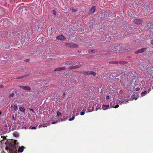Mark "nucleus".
<instances>
[{
	"label": "nucleus",
	"instance_id": "nucleus-1",
	"mask_svg": "<svg viewBox=\"0 0 153 153\" xmlns=\"http://www.w3.org/2000/svg\"><path fill=\"white\" fill-rule=\"evenodd\" d=\"M18 143L17 140H15L14 141V145L13 146L9 148L7 147L5 148V149L7 150L8 153H17V149L16 147L17 144Z\"/></svg>",
	"mask_w": 153,
	"mask_h": 153
},
{
	"label": "nucleus",
	"instance_id": "nucleus-2",
	"mask_svg": "<svg viewBox=\"0 0 153 153\" xmlns=\"http://www.w3.org/2000/svg\"><path fill=\"white\" fill-rule=\"evenodd\" d=\"M65 45L68 47H76V45L72 43H68L65 44Z\"/></svg>",
	"mask_w": 153,
	"mask_h": 153
},
{
	"label": "nucleus",
	"instance_id": "nucleus-3",
	"mask_svg": "<svg viewBox=\"0 0 153 153\" xmlns=\"http://www.w3.org/2000/svg\"><path fill=\"white\" fill-rule=\"evenodd\" d=\"M56 39L61 40H64L65 38L62 35H60L59 36H57Z\"/></svg>",
	"mask_w": 153,
	"mask_h": 153
},
{
	"label": "nucleus",
	"instance_id": "nucleus-4",
	"mask_svg": "<svg viewBox=\"0 0 153 153\" xmlns=\"http://www.w3.org/2000/svg\"><path fill=\"white\" fill-rule=\"evenodd\" d=\"M146 48H143L139 50H138L137 51H135V53L136 54H138L140 53H142L143 52L146 50Z\"/></svg>",
	"mask_w": 153,
	"mask_h": 153
},
{
	"label": "nucleus",
	"instance_id": "nucleus-5",
	"mask_svg": "<svg viewBox=\"0 0 153 153\" xmlns=\"http://www.w3.org/2000/svg\"><path fill=\"white\" fill-rule=\"evenodd\" d=\"M151 91V89L150 88L149 89L148 92L146 91H143L141 93V97H142L146 95L147 94L149 93Z\"/></svg>",
	"mask_w": 153,
	"mask_h": 153
},
{
	"label": "nucleus",
	"instance_id": "nucleus-6",
	"mask_svg": "<svg viewBox=\"0 0 153 153\" xmlns=\"http://www.w3.org/2000/svg\"><path fill=\"white\" fill-rule=\"evenodd\" d=\"M87 73L88 75H91L93 76H95L96 75L95 72L91 71H88L87 72Z\"/></svg>",
	"mask_w": 153,
	"mask_h": 153
},
{
	"label": "nucleus",
	"instance_id": "nucleus-7",
	"mask_svg": "<svg viewBox=\"0 0 153 153\" xmlns=\"http://www.w3.org/2000/svg\"><path fill=\"white\" fill-rule=\"evenodd\" d=\"M21 88L24 89V90H27V91H30L31 89L29 87H27V86H21V87H20Z\"/></svg>",
	"mask_w": 153,
	"mask_h": 153
},
{
	"label": "nucleus",
	"instance_id": "nucleus-8",
	"mask_svg": "<svg viewBox=\"0 0 153 153\" xmlns=\"http://www.w3.org/2000/svg\"><path fill=\"white\" fill-rule=\"evenodd\" d=\"M109 105H103L102 106V108L103 110H106L108 108H109Z\"/></svg>",
	"mask_w": 153,
	"mask_h": 153
},
{
	"label": "nucleus",
	"instance_id": "nucleus-9",
	"mask_svg": "<svg viewBox=\"0 0 153 153\" xmlns=\"http://www.w3.org/2000/svg\"><path fill=\"white\" fill-rule=\"evenodd\" d=\"M96 7H95L93 6L90 10V12L91 13H94L95 11Z\"/></svg>",
	"mask_w": 153,
	"mask_h": 153
},
{
	"label": "nucleus",
	"instance_id": "nucleus-10",
	"mask_svg": "<svg viewBox=\"0 0 153 153\" xmlns=\"http://www.w3.org/2000/svg\"><path fill=\"white\" fill-rule=\"evenodd\" d=\"M23 149L24 147L23 146H22L21 147H19L18 149V152H22L24 150Z\"/></svg>",
	"mask_w": 153,
	"mask_h": 153
},
{
	"label": "nucleus",
	"instance_id": "nucleus-11",
	"mask_svg": "<svg viewBox=\"0 0 153 153\" xmlns=\"http://www.w3.org/2000/svg\"><path fill=\"white\" fill-rule=\"evenodd\" d=\"M65 67H61V68H56L55 69L54 71H60V70H64V69H65Z\"/></svg>",
	"mask_w": 153,
	"mask_h": 153
},
{
	"label": "nucleus",
	"instance_id": "nucleus-12",
	"mask_svg": "<svg viewBox=\"0 0 153 153\" xmlns=\"http://www.w3.org/2000/svg\"><path fill=\"white\" fill-rule=\"evenodd\" d=\"M132 100L134 99L136 100L137 99V97L135 95H132L131 97Z\"/></svg>",
	"mask_w": 153,
	"mask_h": 153
},
{
	"label": "nucleus",
	"instance_id": "nucleus-13",
	"mask_svg": "<svg viewBox=\"0 0 153 153\" xmlns=\"http://www.w3.org/2000/svg\"><path fill=\"white\" fill-rule=\"evenodd\" d=\"M19 109L21 111L23 112H25V110L23 107H20L19 108Z\"/></svg>",
	"mask_w": 153,
	"mask_h": 153
},
{
	"label": "nucleus",
	"instance_id": "nucleus-14",
	"mask_svg": "<svg viewBox=\"0 0 153 153\" xmlns=\"http://www.w3.org/2000/svg\"><path fill=\"white\" fill-rule=\"evenodd\" d=\"M134 22L136 23H139L141 22V21L139 19H136L134 20Z\"/></svg>",
	"mask_w": 153,
	"mask_h": 153
},
{
	"label": "nucleus",
	"instance_id": "nucleus-15",
	"mask_svg": "<svg viewBox=\"0 0 153 153\" xmlns=\"http://www.w3.org/2000/svg\"><path fill=\"white\" fill-rule=\"evenodd\" d=\"M50 123H49L48 124H47V123H45V124H44L43 125V126H42V127H47V126L50 125Z\"/></svg>",
	"mask_w": 153,
	"mask_h": 153
},
{
	"label": "nucleus",
	"instance_id": "nucleus-16",
	"mask_svg": "<svg viewBox=\"0 0 153 153\" xmlns=\"http://www.w3.org/2000/svg\"><path fill=\"white\" fill-rule=\"evenodd\" d=\"M112 50L114 52H117V48L115 46H114V47H112Z\"/></svg>",
	"mask_w": 153,
	"mask_h": 153
},
{
	"label": "nucleus",
	"instance_id": "nucleus-17",
	"mask_svg": "<svg viewBox=\"0 0 153 153\" xmlns=\"http://www.w3.org/2000/svg\"><path fill=\"white\" fill-rule=\"evenodd\" d=\"M13 136L15 137H17L19 136V134L17 132H14L13 133Z\"/></svg>",
	"mask_w": 153,
	"mask_h": 153
},
{
	"label": "nucleus",
	"instance_id": "nucleus-18",
	"mask_svg": "<svg viewBox=\"0 0 153 153\" xmlns=\"http://www.w3.org/2000/svg\"><path fill=\"white\" fill-rule=\"evenodd\" d=\"M56 115L57 116H59L62 115V114L59 111H57L56 112Z\"/></svg>",
	"mask_w": 153,
	"mask_h": 153
},
{
	"label": "nucleus",
	"instance_id": "nucleus-19",
	"mask_svg": "<svg viewBox=\"0 0 153 153\" xmlns=\"http://www.w3.org/2000/svg\"><path fill=\"white\" fill-rule=\"evenodd\" d=\"M71 11L73 12H75L77 11V10L76 9H74L73 8H72L71 9Z\"/></svg>",
	"mask_w": 153,
	"mask_h": 153
},
{
	"label": "nucleus",
	"instance_id": "nucleus-20",
	"mask_svg": "<svg viewBox=\"0 0 153 153\" xmlns=\"http://www.w3.org/2000/svg\"><path fill=\"white\" fill-rule=\"evenodd\" d=\"M13 108H14V110H16V109H17V105L16 104L15 105H14Z\"/></svg>",
	"mask_w": 153,
	"mask_h": 153
},
{
	"label": "nucleus",
	"instance_id": "nucleus-21",
	"mask_svg": "<svg viewBox=\"0 0 153 153\" xmlns=\"http://www.w3.org/2000/svg\"><path fill=\"white\" fill-rule=\"evenodd\" d=\"M119 63L120 64H121V62H118L117 61L113 62L112 63H113L115 64H118Z\"/></svg>",
	"mask_w": 153,
	"mask_h": 153
},
{
	"label": "nucleus",
	"instance_id": "nucleus-22",
	"mask_svg": "<svg viewBox=\"0 0 153 153\" xmlns=\"http://www.w3.org/2000/svg\"><path fill=\"white\" fill-rule=\"evenodd\" d=\"M74 116H73L71 118H69V120L70 121L73 120L74 119Z\"/></svg>",
	"mask_w": 153,
	"mask_h": 153
},
{
	"label": "nucleus",
	"instance_id": "nucleus-23",
	"mask_svg": "<svg viewBox=\"0 0 153 153\" xmlns=\"http://www.w3.org/2000/svg\"><path fill=\"white\" fill-rule=\"evenodd\" d=\"M14 93H12L9 95V97H13L14 96Z\"/></svg>",
	"mask_w": 153,
	"mask_h": 153
},
{
	"label": "nucleus",
	"instance_id": "nucleus-24",
	"mask_svg": "<svg viewBox=\"0 0 153 153\" xmlns=\"http://www.w3.org/2000/svg\"><path fill=\"white\" fill-rule=\"evenodd\" d=\"M96 50H88V52L90 53L91 52H95V51H96Z\"/></svg>",
	"mask_w": 153,
	"mask_h": 153
},
{
	"label": "nucleus",
	"instance_id": "nucleus-25",
	"mask_svg": "<svg viewBox=\"0 0 153 153\" xmlns=\"http://www.w3.org/2000/svg\"><path fill=\"white\" fill-rule=\"evenodd\" d=\"M127 102V101H122L121 102L120 104H122V103L125 104V103H126Z\"/></svg>",
	"mask_w": 153,
	"mask_h": 153
},
{
	"label": "nucleus",
	"instance_id": "nucleus-26",
	"mask_svg": "<svg viewBox=\"0 0 153 153\" xmlns=\"http://www.w3.org/2000/svg\"><path fill=\"white\" fill-rule=\"evenodd\" d=\"M29 128L30 129H36V127H29Z\"/></svg>",
	"mask_w": 153,
	"mask_h": 153
},
{
	"label": "nucleus",
	"instance_id": "nucleus-27",
	"mask_svg": "<svg viewBox=\"0 0 153 153\" xmlns=\"http://www.w3.org/2000/svg\"><path fill=\"white\" fill-rule=\"evenodd\" d=\"M85 113L84 111H82L81 112L80 114L81 115H83Z\"/></svg>",
	"mask_w": 153,
	"mask_h": 153
},
{
	"label": "nucleus",
	"instance_id": "nucleus-28",
	"mask_svg": "<svg viewBox=\"0 0 153 153\" xmlns=\"http://www.w3.org/2000/svg\"><path fill=\"white\" fill-rule=\"evenodd\" d=\"M140 88L139 87L136 88L135 89V90L136 91H138L140 90Z\"/></svg>",
	"mask_w": 153,
	"mask_h": 153
},
{
	"label": "nucleus",
	"instance_id": "nucleus-29",
	"mask_svg": "<svg viewBox=\"0 0 153 153\" xmlns=\"http://www.w3.org/2000/svg\"><path fill=\"white\" fill-rule=\"evenodd\" d=\"M53 14L54 15H56V13L55 11L53 10Z\"/></svg>",
	"mask_w": 153,
	"mask_h": 153
},
{
	"label": "nucleus",
	"instance_id": "nucleus-30",
	"mask_svg": "<svg viewBox=\"0 0 153 153\" xmlns=\"http://www.w3.org/2000/svg\"><path fill=\"white\" fill-rule=\"evenodd\" d=\"M57 121H56V122H52V124H54L56 123H57Z\"/></svg>",
	"mask_w": 153,
	"mask_h": 153
},
{
	"label": "nucleus",
	"instance_id": "nucleus-31",
	"mask_svg": "<svg viewBox=\"0 0 153 153\" xmlns=\"http://www.w3.org/2000/svg\"><path fill=\"white\" fill-rule=\"evenodd\" d=\"M4 86L3 85H0V88H2L4 87Z\"/></svg>",
	"mask_w": 153,
	"mask_h": 153
},
{
	"label": "nucleus",
	"instance_id": "nucleus-32",
	"mask_svg": "<svg viewBox=\"0 0 153 153\" xmlns=\"http://www.w3.org/2000/svg\"><path fill=\"white\" fill-rule=\"evenodd\" d=\"M89 111L88 109V110L86 111V113L91 112V111Z\"/></svg>",
	"mask_w": 153,
	"mask_h": 153
},
{
	"label": "nucleus",
	"instance_id": "nucleus-33",
	"mask_svg": "<svg viewBox=\"0 0 153 153\" xmlns=\"http://www.w3.org/2000/svg\"><path fill=\"white\" fill-rule=\"evenodd\" d=\"M109 98V97L108 96H107L106 97V98L107 99H108Z\"/></svg>",
	"mask_w": 153,
	"mask_h": 153
},
{
	"label": "nucleus",
	"instance_id": "nucleus-34",
	"mask_svg": "<svg viewBox=\"0 0 153 153\" xmlns=\"http://www.w3.org/2000/svg\"><path fill=\"white\" fill-rule=\"evenodd\" d=\"M12 118L14 119V120H15V117L13 115L12 116Z\"/></svg>",
	"mask_w": 153,
	"mask_h": 153
},
{
	"label": "nucleus",
	"instance_id": "nucleus-35",
	"mask_svg": "<svg viewBox=\"0 0 153 153\" xmlns=\"http://www.w3.org/2000/svg\"><path fill=\"white\" fill-rule=\"evenodd\" d=\"M42 126V125H39V126L38 127H39V128H41Z\"/></svg>",
	"mask_w": 153,
	"mask_h": 153
},
{
	"label": "nucleus",
	"instance_id": "nucleus-36",
	"mask_svg": "<svg viewBox=\"0 0 153 153\" xmlns=\"http://www.w3.org/2000/svg\"><path fill=\"white\" fill-rule=\"evenodd\" d=\"M118 107H119V105H116L114 107V108H118Z\"/></svg>",
	"mask_w": 153,
	"mask_h": 153
},
{
	"label": "nucleus",
	"instance_id": "nucleus-37",
	"mask_svg": "<svg viewBox=\"0 0 153 153\" xmlns=\"http://www.w3.org/2000/svg\"><path fill=\"white\" fill-rule=\"evenodd\" d=\"M120 92L121 93H122L123 92V90H120Z\"/></svg>",
	"mask_w": 153,
	"mask_h": 153
},
{
	"label": "nucleus",
	"instance_id": "nucleus-38",
	"mask_svg": "<svg viewBox=\"0 0 153 153\" xmlns=\"http://www.w3.org/2000/svg\"><path fill=\"white\" fill-rule=\"evenodd\" d=\"M86 110V108L85 107V109H83V111H85Z\"/></svg>",
	"mask_w": 153,
	"mask_h": 153
},
{
	"label": "nucleus",
	"instance_id": "nucleus-39",
	"mask_svg": "<svg viewBox=\"0 0 153 153\" xmlns=\"http://www.w3.org/2000/svg\"><path fill=\"white\" fill-rule=\"evenodd\" d=\"M30 110L31 111H33V109H30Z\"/></svg>",
	"mask_w": 153,
	"mask_h": 153
},
{
	"label": "nucleus",
	"instance_id": "nucleus-40",
	"mask_svg": "<svg viewBox=\"0 0 153 153\" xmlns=\"http://www.w3.org/2000/svg\"><path fill=\"white\" fill-rule=\"evenodd\" d=\"M151 43L153 45V40L151 41Z\"/></svg>",
	"mask_w": 153,
	"mask_h": 153
},
{
	"label": "nucleus",
	"instance_id": "nucleus-41",
	"mask_svg": "<svg viewBox=\"0 0 153 153\" xmlns=\"http://www.w3.org/2000/svg\"><path fill=\"white\" fill-rule=\"evenodd\" d=\"M78 114H77V113H76L75 114H74V116H75V115L77 116V115H78Z\"/></svg>",
	"mask_w": 153,
	"mask_h": 153
},
{
	"label": "nucleus",
	"instance_id": "nucleus-42",
	"mask_svg": "<svg viewBox=\"0 0 153 153\" xmlns=\"http://www.w3.org/2000/svg\"><path fill=\"white\" fill-rule=\"evenodd\" d=\"M78 66H76L74 67V68H77V67H78Z\"/></svg>",
	"mask_w": 153,
	"mask_h": 153
},
{
	"label": "nucleus",
	"instance_id": "nucleus-43",
	"mask_svg": "<svg viewBox=\"0 0 153 153\" xmlns=\"http://www.w3.org/2000/svg\"><path fill=\"white\" fill-rule=\"evenodd\" d=\"M10 108H13V106H12V105H11V106Z\"/></svg>",
	"mask_w": 153,
	"mask_h": 153
},
{
	"label": "nucleus",
	"instance_id": "nucleus-44",
	"mask_svg": "<svg viewBox=\"0 0 153 153\" xmlns=\"http://www.w3.org/2000/svg\"><path fill=\"white\" fill-rule=\"evenodd\" d=\"M63 120H62H62H61V121H63Z\"/></svg>",
	"mask_w": 153,
	"mask_h": 153
},
{
	"label": "nucleus",
	"instance_id": "nucleus-45",
	"mask_svg": "<svg viewBox=\"0 0 153 153\" xmlns=\"http://www.w3.org/2000/svg\"><path fill=\"white\" fill-rule=\"evenodd\" d=\"M23 77V76H22V77H21V78H22Z\"/></svg>",
	"mask_w": 153,
	"mask_h": 153
},
{
	"label": "nucleus",
	"instance_id": "nucleus-46",
	"mask_svg": "<svg viewBox=\"0 0 153 153\" xmlns=\"http://www.w3.org/2000/svg\"><path fill=\"white\" fill-rule=\"evenodd\" d=\"M27 59H26V60H26L25 61H27Z\"/></svg>",
	"mask_w": 153,
	"mask_h": 153
},
{
	"label": "nucleus",
	"instance_id": "nucleus-47",
	"mask_svg": "<svg viewBox=\"0 0 153 153\" xmlns=\"http://www.w3.org/2000/svg\"><path fill=\"white\" fill-rule=\"evenodd\" d=\"M152 89H153V86L152 87Z\"/></svg>",
	"mask_w": 153,
	"mask_h": 153
}]
</instances>
